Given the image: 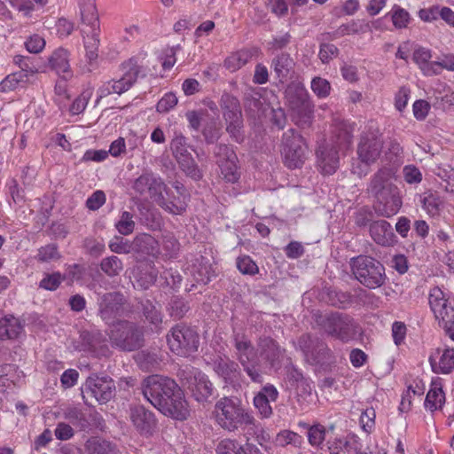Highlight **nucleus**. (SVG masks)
I'll use <instances>...</instances> for the list:
<instances>
[{"label":"nucleus","mask_w":454,"mask_h":454,"mask_svg":"<svg viewBox=\"0 0 454 454\" xmlns=\"http://www.w3.org/2000/svg\"><path fill=\"white\" fill-rule=\"evenodd\" d=\"M35 73V68H29L8 74L0 82V92L12 91L20 86L25 85L28 82L29 77L34 75Z\"/></svg>","instance_id":"nucleus-34"},{"label":"nucleus","mask_w":454,"mask_h":454,"mask_svg":"<svg viewBox=\"0 0 454 454\" xmlns=\"http://www.w3.org/2000/svg\"><path fill=\"white\" fill-rule=\"evenodd\" d=\"M298 344L308 363L324 365L333 362L331 350L318 338L304 334L299 339Z\"/></svg>","instance_id":"nucleus-13"},{"label":"nucleus","mask_w":454,"mask_h":454,"mask_svg":"<svg viewBox=\"0 0 454 454\" xmlns=\"http://www.w3.org/2000/svg\"><path fill=\"white\" fill-rule=\"evenodd\" d=\"M387 15L390 16L395 27L398 29L406 27L411 20L409 12L399 5H394Z\"/></svg>","instance_id":"nucleus-46"},{"label":"nucleus","mask_w":454,"mask_h":454,"mask_svg":"<svg viewBox=\"0 0 454 454\" xmlns=\"http://www.w3.org/2000/svg\"><path fill=\"white\" fill-rule=\"evenodd\" d=\"M69 51L62 47L56 49L49 57L48 62L51 70L55 71L65 80L72 77L69 64Z\"/></svg>","instance_id":"nucleus-30"},{"label":"nucleus","mask_w":454,"mask_h":454,"mask_svg":"<svg viewBox=\"0 0 454 454\" xmlns=\"http://www.w3.org/2000/svg\"><path fill=\"white\" fill-rule=\"evenodd\" d=\"M286 98L292 110L300 117L298 125H309L312 115V104L303 84L293 82L286 90Z\"/></svg>","instance_id":"nucleus-10"},{"label":"nucleus","mask_w":454,"mask_h":454,"mask_svg":"<svg viewBox=\"0 0 454 454\" xmlns=\"http://www.w3.org/2000/svg\"><path fill=\"white\" fill-rule=\"evenodd\" d=\"M154 239L151 235L137 236L132 241V252L150 254L153 251Z\"/></svg>","instance_id":"nucleus-45"},{"label":"nucleus","mask_w":454,"mask_h":454,"mask_svg":"<svg viewBox=\"0 0 454 454\" xmlns=\"http://www.w3.org/2000/svg\"><path fill=\"white\" fill-rule=\"evenodd\" d=\"M134 191L141 196L149 195L155 202L162 192L169 196L168 189L160 177L153 173H145L138 176L133 184Z\"/></svg>","instance_id":"nucleus-22"},{"label":"nucleus","mask_w":454,"mask_h":454,"mask_svg":"<svg viewBox=\"0 0 454 454\" xmlns=\"http://www.w3.org/2000/svg\"><path fill=\"white\" fill-rule=\"evenodd\" d=\"M125 299L119 292L106 293L98 299V315L107 325L115 324V319L123 314Z\"/></svg>","instance_id":"nucleus-19"},{"label":"nucleus","mask_w":454,"mask_h":454,"mask_svg":"<svg viewBox=\"0 0 454 454\" xmlns=\"http://www.w3.org/2000/svg\"><path fill=\"white\" fill-rule=\"evenodd\" d=\"M395 168L384 165L371 177L368 193L375 200V210L385 217L395 215L402 207L399 188L394 184Z\"/></svg>","instance_id":"nucleus-2"},{"label":"nucleus","mask_w":454,"mask_h":454,"mask_svg":"<svg viewBox=\"0 0 454 454\" xmlns=\"http://www.w3.org/2000/svg\"><path fill=\"white\" fill-rule=\"evenodd\" d=\"M129 418L139 434L143 435L153 434L156 427V419L152 411L146 410L144 406L137 405L130 409Z\"/></svg>","instance_id":"nucleus-25"},{"label":"nucleus","mask_w":454,"mask_h":454,"mask_svg":"<svg viewBox=\"0 0 454 454\" xmlns=\"http://www.w3.org/2000/svg\"><path fill=\"white\" fill-rule=\"evenodd\" d=\"M202 134L208 144L215 143L220 137V125L216 120L211 119L204 125Z\"/></svg>","instance_id":"nucleus-51"},{"label":"nucleus","mask_w":454,"mask_h":454,"mask_svg":"<svg viewBox=\"0 0 454 454\" xmlns=\"http://www.w3.org/2000/svg\"><path fill=\"white\" fill-rule=\"evenodd\" d=\"M278 392L271 384H266L254 397V405L262 419L272 415L271 402L277 401Z\"/></svg>","instance_id":"nucleus-26"},{"label":"nucleus","mask_w":454,"mask_h":454,"mask_svg":"<svg viewBox=\"0 0 454 454\" xmlns=\"http://www.w3.org/2000/svg\"><path fill=\"white\" fill-rule=\"evenodd\" d=\"M25 46L29 52L39 53L45 47V40L42 35L34 34L27 38Z\"/></svg>","instance_id":"nucleus-61"},{"label":"nucleus","mask_w":454,"mask_h":454,"mask_svg":"<svg viewBox=\"0 0 454 454\" xmlns=\"http://www.w3.org/2000/svg\"><path fill=\"white\" fill-rule=\"evenodd\" d=\"M80 19L87 27H99V18L95 0H77Z\"/></svg>","instance_id":"nucleus-37"},{"label":"nucleus","mask_w":454,"mask_h":454,"mask_svg":"<svg viewBox=\"0 0 454 454\" xmlns=\"http://www.w3.org/2000/svg\"><path fill=\"white\" fill-rule=\"evenodd\" d=\"M60 257L56 245L50 244L38 250L36 258L40 262H50Z\"/></svg>","instance_id":"nucleus-59"},{"label":"nucleus","mask_w":454,"mask_h":454,"mask_svg":"<svg viewBox=\"0 0 454 454\" xmlns=\"http://www.w3.org/2000/svg\"><path fill=\"white\" fill-rule=\"evenodd\" d=\"M306 427L308 441L317 450L315 454H341L346 442L336 438L325 443L326 430L324 426L317 424Z\"/></svg>","instance_id":"nucleus-16"},{"label":"nucleus","mask_w":454,"mask_h":454,"mask_svg":"<svg viewBox=\"0 0 454 454\" xmlns=\"http://www.w3.org/2000/svg\"><path fill=\"white\" fill-rule=\"evenodd\" d=\"M192 396L199 403L206 402L213 394V384L204 373L198 372L188 386Z\"/></svg>","instance_id":"nucleus-29"},{"label":"nucleus","mask_w":454,"mask_h":454,"mask_svg":"<svg viewBox=\"0 0 454 454\" xmlns=\"http://www.w3.org/2000/svg\"><path fill=\"white\" fill-rule=\"evenodd\" d=\"M310 88L313 93L319 98H325L330 95L331 84L322 77H314L310 83Z\"/></svg>","instance_id":"nucleus-48"},{"label":"nucleus","mask_w":454,"mask_h":454,"mask_svg":"<svg viewBox=\"0 0 454 454\" xmlns=\"http://www.w3.org/2000/svg\"><path fill=\"white\" fill-rule=\"evenodd\" d=\"M64 279L65 278L59 272L46 274L40 281L39 287L49 291H55Z\"/></svg>","instance_id":"nucleus-54"},{"label":"nucleus","mask_w":454,"mask_h":454,"mask_svg":"<svg viewBox=\"0 0 454 454\" xmlns=\"http://www.w3.org/2000/svg\"><path fill=\"white\" fill-rule=\"evenodd\" d=\"M64 416L74 426L81 427L82 428L85 427L86 419L82 410L75 407L68 408L65 411Z\"/></svg>","instance_id":"nucleus-56"},{"label":"nucleus","mask_w":454,"mask_h":454,"mask_svg":"<svg viewBox=\"0 0 454 454\" xmlns=\"http://www.w3.org/2000/svg\"><path fill=\"white\" fill-rule=\"evenodd\" d=\"M372 239L379 245L388 247L395 243V233L392 226L385 220L375 221L370 224Z\"/></svg>","instance_id":"nucleus-31"},{"label":"nucleus","mask_w":454,"mask_h":454,"mask_svg":"<svg viewBox=\"0 0 454 454\" xmlns=\"http://www.w3.org/2000/svg\"><path fill=\"white\" fill-rule=\"evenodd\" d=\"M109 248L116 254H129L132 252V242L116 237L114 240L110 241Z\"/></svg>","instance_id":"nucleus-62"},{"label":"nucleus","mask_w":454,"mask_h":454,"mask_svg":"<svg viewBox=\"0 0 454 454\" xmlns=\"http://www.w3.org/2000/svg\"><path fill=\"white\" fill-rule=\"evenodd\" d=\"M444 401L445 395L442 387L433 386L427 395L425 406L426 408L434 411L435 410L441 409L444 403Z\"/></svg>","instance_id":"nucleus-43"},{"label":"nucleus","mask_w":454,"mask_h":454,"mask_svg":"<svg viewBox=\"0 0 454 454\" xmlns=\"http://www.w3.org/2000/svg\"><path fill=\"white\" fill-rule=\"evenodd\" d=\"M276 442L280 446L293 444L294 446H300L302 442V438L297 433L289 430H283L277 434Z\"/></svg>","instance_id":"nucleus-50"},{"label":"nucleus","mask_w":454,"mask_h":454,"mask_svg":"<svg viewBox=\"0 0 454 454\" xmlns=\"http://www.w3.org/2000/svg\"><path fill=\"white\" fill-rule=\"evenodd\" d=\"M108 336L114 347L123 351H133L144 345L143 328L127 320H119L111 326Z\"/></svg>","instance_id":"nucleus-6"},{"label":"nucleus","mask_w":454,"mask_h":454,"mask_svg":"<svg viewBox=\"0 0 454 454\" xmlns=\"http://www.w3.org/2000/svg\"><path fill=\"white\" fill-rule=\"evenodd\" d=\"M142 393L152 405L166 416L183 420L189 415L183 391L168 377L157 374L147 377L142 382Z\"/></svg>","instance_id":"nucleus-1"},{"label":"nucleus","mask_w":454,"mask_h":454,"mask_svg":"<svg viewBox=\"0 0 454 454\" xmlns=\"http://www.w3.org/2000/svg\"><path fill=\"white\" fill-rule=\"evenodd\" d=\"M115 227L121 235H129L132 233L135 229L133 215L128 211H123L120 220L116 223Z\"/></svg>","instance_id":"nucleus-49"},{"label":"nucleus","mask_w":454,"mask_h":454,"mask_svg":"<svg viewBox=\"0 0 454 454\" xmlns=\"http://www.w3.org/2000/svg\"><path fill=\"white\" fill-rule=\"evenodd\" d=\"M92 95L90 90H84L80 96H78L70 106V112L73 114H79L82 113Z\"/></svg>","instance_id":"nucleus-60"},{"label":"nucleus","mask_w":454,"mask_h":454,"mask_svg":"<svg viewBox=\"0 0 454 454\" xmlns=\"http://www.w3.org/2000/svg\"><path fill=\"white\" fill-rule=\"evenodd\" d=\"M428 302L439 325L454 318V300L438 286L430 290Z\"/></svg>","instance_id":"nucleus-20"},{"label":"nucleus","mask_w":454,"mask_h":454,"mask_svg":"<svg viewBox=\"0 0 454 454\" xmlns=\"http://www.w3.org/2000/svg\"><path fill=\"white\" fill-rule=\"evenodd\" d=\"M191 274L198 283L207 284L215 277V270H213L209 261L200 256L195 260V262L191 268Z\"/></svg>","instance_id":"nucleus-36"},{"label":"nucleus","mask_w":454,"mask_h":454,"mask_svg":"<svg viewBox=\"0 0 454 454\" xmlns=\"http://www.w3.org/2000/svg\"><path fill=\"white\" fill-rule=\"evenodd\" d=\"M404 181L409 184H418L422 181V173L415 165H406L403 168Z\"/></svg>","instance_id":"nucleus-57"},{"label":"nucleus","mask_w":454,"mask_h":454,"mask_svg":"<svg viewBox=\"0 0 454 454\" xmlns=\"http://www.w3.org/2000/svg\"><path fill=\"white\" fill-rule=\"evenodd\" d=\"M294 61L288 53L281 52L271 60V68L280 82L287 81L294 72Z\"/></svg>","instance_id":"nucleus-32"},{"label":"nucleus","mask_w":454,"mask_h":454,"mask_svg":"<svg viewBox=\"0 0 454 454\" xmlns=\"http://www.w3.org/2000/svg\"><path fill=\"white\" fill-rule=\"evenodd\" d=\"M156 203L164 210L173 215H182L187 207V196H177L173 199H167L162 192Z\"/></svg>","instance_id":"nucleus-38"},{"label":"nucleus","mask_w":454,"mask_h":454,"mask_svg":"<svg viewBox=\"0 0 454 454\" xmlns=\"http://www.w3.org/2000/svg\"><path fill=\"white\" fill-rule=\"evenodd\" d=\"M101 270L108 277L118 276L123 270L121 260L116 255L104 258L100 262Z\"/></svg>","instance_id":"nucleus-44"},{"label":"nucleus","mask_w":454,"mask_h":454,"mask_svg":"<svg viewBox=\"0 0 454 454\" xmlns=\"http://www.w3.org/2000/svg\"><path fill=\"white\" fill-rule=\"evenodd\" d=\"M232 341L235 356L244 372L250 380L258 384L263 382V373L261 370L260 360L257 359L256 348L250 339L241 332H233Z\"/></svg>","instance_id":"nucleus-4"},{"label":"nucleus","mask_w":454,"mask_h":454,"mask_svg":"<svg viewBox=\"0 0 454 454\" xmlns=\"http://www.w3.org/2000/svg\"><path fill=\"white\" fill-rule=\"evenodd\" d=\"M85 449L88 454H114L115 448L109 442L91 437L85 443Z\"/></svg>","instance_id":"nucleus-41"},{"label":"nucleus","mask_w":454,"mask_h":454,"mask_svg":"<svg viewBox=\"0 0 454 454\" xmlns=\"http://www.w3.org/2000/svg\"><path fill=\"white\" fill-rule=\"evenodd\" d=\"M352 141V136L347 129H341L337 135L336 145L320 146L317 151V165L325 175L333 174L339 167V155L336 146L340 149L348 148Z\"/></svg>","instance_id":"nucleus-11"},{"label":"nucleus","mask_w":454,"mask_h":454,"mask_svg":"<svg viewBox=\"0 0 454 454\" xmlns=\"http://www.w3.org/2000/svg\"><path fill=\"white\" fill-rule=\"evenodd\" d=\"M307 145L302 136L294 129H288L282 135L281 154L284 164L291 169L301 168L306 159Z\"/></svg>","instance_id":"nucleus-8"},{"label":"nucleus","mask_w":454,"mask_h":454,"mask_svg":"<svg viewBox=\"0 0 454 454\" xmlns=\"http://www.w3.org/2000/svg\"><path fill=\"white\" fill-rule=\"evenodd\" d=\"M214 413L216 423L228 432L248 426L257 427L254 417L238 398H221L215 405Z\"/></svg>","instance_id":"nucleus-3"},{"label":"nucleus","mask_w":454,"mask_h":454,"mask_svg":"<svg viewBox=\"0 0 454 454\" xmlns=\"http://www.w3.org/2000/svg\"><path fill=\"white\" fill-rule=\"evenodd\" d=\"M257 359L275 367L283 357V350L278 342L270 337L261 336L256 343Z\"/></svg>","instance_id":"nucleus-24"},{"label":"nucleus","mask_w":454,"mask_h":454,"mask_svg":"<svg viewBox=\"0 0 454 454\" xmlns=\"http://www.w3.org/2000/svg\"><path fill=\"white\" fill-rule=\"evenodd\" d=\"M142 309L145 319L158 328L162 323V315L157 307L150 301H146L142 304Z\"/></svg>","instance_id":"nucleus-47"},{"label":"nucleus","mask_w":454,"mask_h":454,"mask_svg":"<svg viewBox=\"0 0 454 454\" xmlns=\"http://www.w3.org/2000/svg\"><path fill=\"white\" fill-rule=\"evenodd\" d=\"M221 106L227 123L226 130L237 142H241L243 136L240 129L243 121L239 100L230 94H223L221 98Z\"/></svg>","instance_id":"nucleus-15"},{"label":"nucleus","mask_w":454,"mask_h":454,"mask_svg":"<svg viewBox=\"0 0 454 454\" xmlns=\"http://www.w3.org/2000/svg\"><path fill=\"white\" fill-rule=\"evenodd\" d=\"M170 350L178 356H189L197 351L199 347V335L192 327L178 324L171 328L167 336Z\"/></svg>","instance_id":"nucleus-9"},{"label":"nucleus","mask_w":454,"mask_h":454,"mask_svg":"<svg viewBox=\"0 0 454 454\" xmlns=\"http://www.w3.org/2000/svg\"><path fill=\"white\" fill-rule=\"evenodd\" d=\"M80 338V350L90 351L96 356H107L109 353L106 339L100 332H82Z\"/></svg>","instance_id":"nucleus-28"},{"label":"nucleus","mask_w":454,"mask_h":454,"mask_svg":"<svg viewBox=\"0 0 454 454\" xmlns=\"http://www.w3.org/2000/svg\"><path fill=\"white\" fill-rule=\"evenodd\" d=\"M99 35V27H90L89 30H82L86 58L90 62H92L98 59V47L100 43Z\"/></svg>","instance_id":"nucleus-33"},{"label":"nucleus","mask_w":454,"mask_h":454,"mask_svg":"<svg viewBox=\"0 0 454 454\" xmlns=\"http://www.w3.org/2000/svg\"><path fill=\"white\" fill-rule=\"evenodd\" d=\"M376 412L373 408L365 409L360 416V425L366 433H371L375 427Z\"/></svg>","instance_id":"nucleus-58"},{"label":"nucleus","mask_w":454,"mask_h":454,"mask_svg":"<svg viewBox=\"0 0 454 454\" xmlns=\"http://www.w3.org/2000/svg\"><path fill=\"white\" fill-rule=\"evenodd\" d=\"M115 386L108 377L90 376L82 387L83 398H94L98 403H107L114 394Z\"/></svg>","instance_id":"nucleus-18"},{"label":"nucleus","mask_w":454,"mask_h":454,"mask_svg":"<svg viewBox=\"0 0 454 454\" xmlns=\"http://www.w3.org/2000/svg\"><path fill=\"white\" fill-rule=\"evenodd\" d=\"M214 154L223 178L228 183H236L240 175L237 166L238 157L233 149L227 145L219 144L215 146Z\"/></svg>","instance_id":"nucleus-17"},{"label":"nucleus","mask_w":454,"mask_h":454,"mask_svg":"<svg viewBox=\"0 0 454 454\" xmlns=\"http://www.w3.org/2000/svg\"><path fill=\"white\" fill-rule=\"evenodd\" d=\"M383 140L375 133H366L361 137L357 147L359 162L353 163L352 172L359 177L365 176L370 166L374 164L381 155Z\"/></svg>","instance_id":"nucleus-7"},{"label":"nucleus","mask_w":454,"mask_h":454,"mask_svg":"<svg viewBox=\"0 0 454 454\" xmlns=\"http://www.w3.org/2000/svg\"><path fill=\"white\" fill-rule=\"evenodd\" d=\"M252 58V54L247 50H241L230 55L224 61L225 67L231 72H235L245 66Z\"/></svg>","instance_id":"nucleus-42"},{"label":"nucleus","mask_w":454,"mask_h":454,"mask_svg":"<svg viewBox=\"0 0 454 454\" xmlns=\"http://www.w3.org/2000/svg\"><path fill=\"white\" fill-rule=\"evenodd\" d=\"M123 74L118 80H111L105 82L98 90V99L107 97L110 94L115 93L121 95L129 90V88L136 82L137 76L140 73V67L137 65V60L130 59L129 61L122 64Z\"/></svg>","instance_id":"nucleus-12"},{"label":"nucleus","mask_w":454,"mask_h":454,"mask_svg":"<svg viewBox=\"0 0 454 454\" xmlns=\"http://www.w3.org/2000/svg\"><path fill=\"white\" fill-rule=\"evenodd\" d=\"M429 362L435 373L447 374L454 369V348H438L431 354Z\"/></svg>","instance_id":"nucleus-27"},{"label":"nucleus","mask_w":454,"mask_h":454,"mask_svg":"<svg viewBox=\"0 0 454 454\" xmlns=\"http://www.w3.org/2000/svg\"><path fill=\"white\" fill-rule=\"evenodd\" d=\"M23 330L20 321L12 317H5L0 319V339H15Z\"/></svg>","instance_id":"nucleus-39"},{"label":"nucleus","mask_w":454,"mask_h":454,"mask_svg":"<svg viewBox=\"0 0 454 454\" xmlns=\"http://www.w3.org/2000/svg\"><path fill=\"white\" fill-rule=\"evenodd\" d=\"M350 266L356 279L367 288H378L386 281L383 264L373 257L359 255L352 258Z\"/></svg>","instance_id":"nucleus-5"},{"label":"nucleus","mask_w":454,"mask_h":454,"mask_svg":"<svg viewBox=\"0 0 454 454\" xmlns=\"http://www.w3.org/2000/svg\"><path fill=\"white\" fill-rule=\"evenodd\" d=\"M242 445H240L238 441L233 439H223L222 440L216 447L217 454H239L242 449Z\"/></svg>","instance_id":"nucleus-53"},{"label":"nucleus","mask_w":454,"mask_h":454,"mask_svg":"<svg viewBox=\"0 0 454 454\" xmlns=\"http://www.w3.org/2000/svg\"><path fill=\"white\" fill-rule=\"evenodd\" d=\"M190 148L191 146L187 144L186 137L181 134L176 135L171 142L173 155L180 168L187 176L198 180L201 177V173L189 151Z\"/></svg>","instance_id":"nucleus-14"},{"label":"nucleus","mask_w":454,"mask_h":454,"mask_svg":"<svg viewBox=\"0 0 454 454\" xmlns=\"http://www.w3.org/2000/svg\"><path fill=\"white\" fill-rule=\"evenodd\" d=\"M214 372L225 384L239 386L242 377L239 364L228 356H217L212 364Z\"/></svg>","instance_id":"nucleus-23"},{"label":"nucleus","mask_w":454,"mask_h":454,"mask_svg":"<svg viewBox=\"0 0 454 454\" xmlns=\"http://www.w3.org/2000/svg\"><path fill=\"white\" fill-rule=\"evenodd\" d=\"M237 267L242 274L253 276L259 271L257 264L248 255L239 257L237 259Z\"/></svg>","instance_id":"nucleus-55"},{"label":"nucleus","mask_w":454,"mask_h":454,"mask_svg":"<svg viewBox=\"0 0 454 454\" xmlns=\"http://www.w3.org/2000/svg\"><path fill=\"white\" fill-rule=\"evenodd\" d=\"M177 104V98L174 93H166L157 104L159 113H167Z\"/></svg>","instance_id":"nucleus-64"},{"label":"nucleus","mask_w":454,"mask_h":454,"mask_svg":"<svg viewBox=\"0 0 454 454\" xmlns=\"http://www.w3.org/2000/svg\"><path fill=\"white\" fill-rule=\"evenodd\" d=\"M106 197L103 191L98 190L94 192L86 200V207L90 210H98L106 202Z\"/></svg>","instance_id":"nucleus-63"},{"label":"nucleus","mask_w":454,"mask_h":454,"mask_svg":"<svg viewBox=\"0 0 454 454\" xmlns=\"http://www.w3.org/2000/svg\"><path fill=\"white\" fill-rule=\"evenodd\" d=\"M371 30L369 22L364 20H353L348 23L340 25L334 32V36L341 37L348 35L364 34Z\"/></svg>","instance_id":"nucleus-40"},{"label":"nucleus","mask_w":454,"mask_h":454,"mask_svg":"<svg viewBox=\"0 0 454 454\" xmlns=\"http://www.w3.org/2000/svg\"><path fill=\"white\" fill-rule=\"evenodd\" d=\"M321 325L328 334L341 340H348L354 334L353 320L347 315L331 314L323 319Z\"/></svg>","instance_id":"nucleus-21"},{"label":"nucleus","mask_w":454,"mask_h":454,"mask_svg":"<svg viewBox=\"0 0 454 454\" xmlns=\"http://www.w3.org/2000/svg\"><path fill=\"white\" fill-rule=\"evenodd\" d=\"M419 202L426 213L432 217L440 215L444 207L443 199L433 191H427L419 196Z\"/></svg>","instance_id":"nucleus-35"},{"label":"nucleus","mask_w":454,"mask_h":454,"mask_svg":"<svg viewBox=\"0 0 454 454\" xmlns=\"http://www.w3.org/2000/svg\"><path fill=\"white\" fill-rule=\"evenodd\" d=\"M436 175L442 179V186L447 192L454 193V168L448 167L439 168Z\"/></svg>","instance_id":"nucleus-52"}]
</instances>
